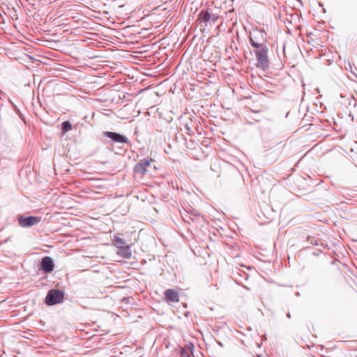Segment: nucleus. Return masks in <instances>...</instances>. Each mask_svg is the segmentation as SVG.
Instances as JSON below:
<instances>
[{
  "label": "nucleus",
  "instance_id": "4",
  "mask_svg": "<svg viewBox=\"0 0 357 357\" xmlns=\"http://www.w3.org/2000/svg\"><path fill=\"white\" fill-rule=\"evenodd\" d=\"M105 136L111 139L112 141L116 143H128V139L117 132H105Z\"/></svg>",
  "mask_w": 357,
  "mask_h": 357
},
{
  "label": "nucleus",
  "instance_id": "12",
  "mask_svg": "<svg viewBox=\"0 0 357 357\" xmlns=\"http://www.w3.org/2000/svg\"><path fill=\"white\" fill-rule=\"evenodd\" d=\"M199 18L200 20L204 22H208L211 19V15L207 11H202L199 13Z\"/></svg>",
  "mask_w": 357,
  "mask_h": 357
},
{
  "label": "nucleus",
  "instance_id": "2",
  "mask_svg": "<svg viewBox=\"0 0 357 357\" xmlns=\"http://www.w3.org/2000/svg\"><path fill=\"white\" fill-rule=\"evenodd\" d=\"M255 54L257 60V66L263 70L267 68L268 66V48L263 50H255Z\"/></svg>",
  "mask_w": 357,
  "mask_h": 357
},
{
  "label": "nucleus",
  "instance_id": "14",
  "mask_svg": "<svg viewBox=\"0 0 357 357\" xmlns=\"http://www.w3.org/2000/svg\"><path fill=\"white\" fill-rule=\"evenodd\" d=\"M17 220H18L19 225L20 226H22V222H23L22 215H19L18 218H17Z\"/></svg>",
  "mask_w": 357,
  "mask_h": 357
},
{
  "label": "nucleus",
  "instance_id": "5",
  "mask_svg": "<svg viewBox=\"0 0 357 357\" xmlns=\"http://www.w3.org/2000/svg\"><path fill=\"white\" fill-rule=\"evenodd\" d=\"M53 259L50 257H45L42 259L41 269L45 273H51L54 270Z\"/></svg>",
  "mask_w": 357,
  "mask_h": 357
},
{
  "label": "nucleus",
  "instance_id": "9",
  "mask_svg": "<svg viewBox=\"0 0 357 357\" xmlns=\"http://www.w3.org/2000/svg\"><path fill=\"white\" fill-rule=\"evenodd\" d=\"M34 61L36 60L28 54L24 52V66H26L27 68H31L33 67L31 63H33Z\"/></svg>",
  "mask_w": 357,
  "mask_h": 357
},
{
  "label": "nucleus",
  "instance_id": "1",
  "mask_svg": "<svg viewBox=\"0 0 357 357\" xmlns=\"http://www.w3.org/2000/svg\"><path fill=\"white\" fill-rule=\"evenodd\" d=\"M63 291L58 289H51L45 298V303L48 305H53L62 302L63 299Z\"/></svg>",
  "mask_w": 357,
  "mask_h": 357
},
{
  "label": "nucleus",
  "instance_id": "10",
  "mask_svg": "<svg viewBox=\"0 0 357 357\" xmlns=\"http://www.w3.org/2000/svg\"><path fill=\"white\" fill-rule=\"evenodd\" d=\"M114 245L118 247L119 248L126 246V243L125 240L119 236H114Z\"/></svg>",
  "mask_w": 357,
  "mask_h": 357
},
{
  "label": "nucleus",
  "instance_id": "13",
  "mask_svg": "<svg viewBox=\"0 0 357 357\" xmlns=\"http://www.w3.org/2000/svg\"><path fill=\"white\" fill-rule=\"evenodd\" d=\"M71 129H72V125L69 121H66L62 123L63 133H66L67 132L70 131Z\"/></svg>",
  "mask_w": 357,
  "mask_h": 357
},
{
  "label": "nucleus",
  "instance_id": "6",
  "mask_svg": "<svg viewBox=\"0 0 357 357\" xmlns=\"http://www.w3.org/2000/svg\"><path fill=\"white\" fill-rule=\"evenodd\" d=\"M165 300L168 303H177L179 301V296L177 291L174 289H167L165 292Z\"/></svg>",
  "mask_w": 357,
  "mask_h": 357
},
{
  "label": "nucleus",
  "instance_id": "3",
  "mask_svg": "<svg viewBox=\"0 0 357 357\" xmlns=\"http://www.w3.org/2000/svg\"><path fill=\"white\" fill-rule=\"evenodd\" d=\"M151 159H144L140 160L134 167V172L137 174L144 175L147 172V168L150 167Z\"/></svg>",
  "mask_w": 357,
  "mask_h": 357
},
{
  "label": "nucleus",
  "instance_id": "15",
  "mask_svg": "<svg viewBox=\"0 0 357 357\" xmlns=\"http://www.w3.org/2000/svg\"><path fill=\"white\" fill-rule=\"evenodd\" d=\"M211 20H212V21L215 22V20H216V17L211 15Z\"/></svg>",
  "mask_w": 357,
  "mask_h": 357
},
{
  "label": "nucleus",
  "instance_id": "7",
  "mask_svg": "<svg viewBox=\"0 0 357 357\" xmlns=\"http://www.w3.org/2000/svg\"><path fill=\"white\" fill-rule=\"evenodd\" d=\"M42 220L40 216H29L24 217V227H32L38 224Z\"/></svg>",
  "mask_w": 357,
  "mask_h": 357
},
{
  "label": "nucleus",
  "instance_id": "11",
  "mask_svg": "<svg viewBox=\"0 0 357 357\" xmlns=\"http://www.w3.org/2000/svg\"><path fill=\"white\" fill-rule=\"evenodd\" d=\"M250 42L251 45L254 47L256 50H263L267 48L266 45L255 42L252 38H250Z\"/></svg>",
  "mask_w": 357,
  "mask_h": 357
},
{
  "label": "nucleus",
  "instance_id": "16",
  "mask_svg": "<svg viewBox=\"0 0 357 357\" xmlns=\"http://www.w3.org/2000/svg\"><path fill=\"white\" fill-rule=\"evenodd\" d=\"M19 116H20V118L22 119V114L20 112L19 114Z\"/></svg>",
  "mask_w": 357,
  "mask_h": 357
},
{
  "label": "nucleus",
  "instance_id": "8",
  "mask_svg": "<svg viewBox=\"0 0 357 357\" xmlns=\"http://www.w3.org/2000/svg\"><path fill=\"white\" fill-rule=\"evenodd\" d=\"M121 250L118 252L119 255L123 257L126 259H130L131 257V250L128 245L123 248H120Z\"/></svg>",
  "mask_w": 357,
  "mask_h": 357
}]
</instances>
